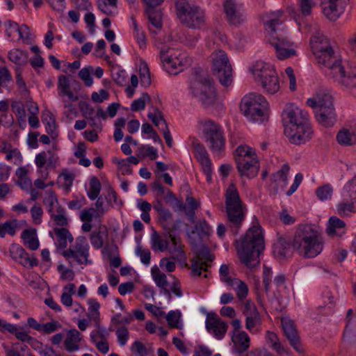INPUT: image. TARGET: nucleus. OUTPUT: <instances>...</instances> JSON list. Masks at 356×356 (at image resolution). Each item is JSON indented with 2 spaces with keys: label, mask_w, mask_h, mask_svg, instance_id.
Segmentation results:
<instances>
[{
  "label": "nucleus",
  "mask_w": 356,
  "mask_h": 356,
  "mask_svg": "<svg viewBox=\"0 0 356 356\" xmlns=\"http://www.w3.org/2000/svg\"><path fill=\"white\" fill-rule=\"evenodd\" d=\"M312 51L318 64L325 67V73L338 84L347 89L356 88V70L343 65L334 56V51L327 39L317 33L310 39Z\"/></svg>",
  "instance_id": "f257e3e1"
},
{
  "label": "nucleus",
  "mask_w": 356,
  "mask_h": 356,
  "mask_svg": "<svg viewBox=\"0 0 356 356\" xmlns=\"http://www.w3.org/2000/svg\"><path fill=\"white\" fill-rule=\"evenodd\" d=\"M235 247L241 261L249 268L260 264L259 256L264 249V238L260 225H252L240 239Z\"/></svg>",
  "instance_id": "f03ea898"
},
{
  "label": "nucleus",
  "mask_w": 356,
  "mask_h": 356,
  "mask_svg": "<svg viewBox=\"0 0 356 356\" xmlns=\"http://www.w3.org/2000/svg\"><path fill=\"white\" fill-rule=\"evenodd\" d=\"M283 12L281 10L269 13L270 19L265 22L266 31L268 33L269 43L275 48L277 57L284 60L296 55V46L284 35Z\"/></svg>",
  "instance_id": "7ed1b4c3"
},
{
  "label": "nucleus",
  "mask_w": 356,
  "mask_h": 356,
  "mask_svg": "<svg viewBox=\"0 0 356 356\" xmlns=\"http://www.w3.org/2000/svg\"><path fill=\"white\" fill-rule=\"evenodd\" d=\"M293 247L304 257L314 258L322 252L323 243L316 230L305 225L296 231Z\"/></svg>",
  "instance_id": "20e7f679"
},
{
  "label": "nucleus",
  "mask_w": 356,
  "mask_h": 356,
  "mask_svg": "<svg viewBox=\"0 0 356 356\" xmlns=\"http://www.w3.org/2000/svg\"><path fill=\"white\" fill-rule=\"evenodd\" d=\"M226 213L229 226L234 234L238 233L247 214L245 204L241 199L235 184L228 186L225 193Z\"/></svg>",
  "instance_id": "39448f33"
},
{
  "label": "nucleus",
  "mask_w": 356,
  "mask_h": 356,
  "mask_svg": "<svg viewBox=\"0 0 356 356\" xmlns=\"http://www.w3.org/2000/svg\"><path fill=\"white\" fill-rule=\"evenodd\" d=\"M307 105L314 109L316 118L324 127H332L336 122V114L332 97L324 92H320L316 97L309 98Z\"/></svg>",
  "instance_id": "423d86ee"
},
{
  "label": "nucleus",
  "mask_w": 356,
  "mask_h": 356,
  "mask_svg": "<svg viewBox=\"0 0 356 356\" xmlns=\"http://www.w3.org/2000/svg\"><path fill=\"white\" fill-rule=\"evenodd\" d=\"M175 7L178 19L186 27L200 29L204 26L206 13L201 7L191 4L187 0H176Z\"/></svg>",
  "instance_id": "0eeeda50"
},
{
  "label": "nucleus",
  "mask_w": 356,
  "mask_h": 356,
  "mask_svg": "<svg viewBox=\"0 0 356 356\" xmlns=\"http://www.w3.org/2000/svg\"><path fill=\"white\" fill-rule=\"evenodd\" d=\"M268 103L260 94L252 92L245 95L240 108L246 118L253 122H262L267 118Z\"/></svg>",
  "instance_id": "6e6552de"
},
{
  "label": "nucleus",
  "mask_w": 356,
  "mask_h": 356,
  "mask_svg": "<svg viewBox=\"0 0 356 356\" xmlns=\"http://www.w3.org/2000/svg\"><path fill=\"white\" fill-rule=\"evenodd\" d=\"M235 161L241 177H255L259 170V163L255 149L248 145H239L236 149Z\"/></svg>",
  "instance_id": "1a4fd4ad"
},
{
  "label": "nucleus",
  "mask_w": 356,
  "mask_h": 356,
  "mask_svg": "<svg viewBox=\"0 0 356 356\" xmlns=\"http://www.w3.org/2000/svg\"><path fill=\"white\" fill-rule=\"evenodd\" d=\"M252 72L266 93L273 95L280 90L279 78L273 65L259 60L253 65Z\"/></svg>",
  "instance_id": "9d476101"
},
{
  "label": "nucleus",
  "mask_w": 356,
  "mask_h": 356,
  "mask_svg": "<svg viewBox=\"0 0 356 356\" xmlns=\"http://www.w3.org/2000/svg\"><path fill=\"white\" fill-rule=\"evenodd\" d=\"M191 91L204 106H209L215 102V89L210 76L206 73L198 74L195 72L191 81Z\"/></svg>",
  "instance_id": "9b49d317"
},
{
  "label": "nucleus",
  "mask_w": 356,
  "mask_h": 356,
  "mask_svg": "<svg viewBox=\"0 0 356 356\" xmlns=\"http://www.w3.org/2000/svg\"><path fill=\"white\" fill-rule=\"evenodd\" d=\"M160 57L166 70L172 74H177L191 64V59L181 50L168 47L161 48Z\"/></svg>",
  "instance_id": "f8f14e48"
},
{
  "label": "nucleus",
  "mask_w": 356,
  "mask_h": 356,
  "mask_svg": "<svg viewBox=\"0 0 356 356\" xmlns=\"http://www.w3.org/2000/svg\"><path fill=\"white\" fill-rule=\"evenodd\" d=\"M212 70L214 75L217 76L220 83L227 88L233 81L232 68L229 63L227 55L224 51H215L211 54Z\"/></svg>",
  "instance_id": "ddd939ff"
},
{
  "label": "nucleus",
  "mask_w": 356,
  "mask_h": 356,
  "mask_svg": "<svg viewBox=\"0 0 356 356\" xmlns=\"http://www.w3.org/2000/svg\"><path fill=\"white\" fill-rule=\"evenodd\" d=\"M204 136L213 154L220 155L225 147V138L222 127L211 120L204 126Z\"/></svg>",
  "instance_id": "4468645a"
},
{
  "label": "nucleus",
  "mask_w": 356,
  "mask_h": 356,
  "mask_svg": "<svg viewBox=\"0 0 356 356\" xmlns=\"http://www.w3.org/2000/svg\"><path fill=\"white\" fill-rule=\"evenodd\" d=\"M284 132L291 143L298 145L309 141L313 134L312 128L308 120L302 122L301 124L285 128Z\"/></svg>",
  "instance_id": "2eb2a0df"
},
{
  "label": "nucleus",
  "mask_w": 356,
  "mask_h": 356,
  "mask_svg": "<svg viewBox=\"0 0 356 356\" xmlns=\"http://www.w3.org/2000/svg\"><path fill=\"white\" fill-rule=\"evenodd\" d=\"M63 254L71 264L73 262L78 264H87L89 253L88 245L86 239L83 237L76 238L74 246L64 251Z\"/></svg>",
  "instance_id": "dca6fc26"
},
{
  "label": "nucleus",
  "mask_w": 356,
  "mask_h": 356,
  "mask_svg": "<svg viewBox=\"0 0 356 356\" xmlns=\"http://www.w3.org/2000/svg\"><path fill=\"white\" fill-rule=\"evenodd\" d=\"M282 118L285 128H291L292 125L301 124L302 122L308 120L307 114L293 104L285 105Z\"/></svg>",
  "instance_id": "f3484780"
},
{
  "label": "nucleus",
  "mask_w": 356,
  "mask_h": 356,
  "mask_svg": "<svg viewBox=\"0 0 356 356\" xmlns=\"http://www.w3.org/2000/svg\"><path fill=\"white\" fill-rule=\"evenodd\" d=\"M223 9L230 25L237 26L245 21V11L241 4L236 3L234 0H225Z\"/></svg>",
  "instance_id": "a211bd4d"
},
{
  "label": "nucleus",
  "mask_w": 356,
  "mask_h": 356,
  "mask_svg": "<svg viewBox=\"0 0 356 356\" xmlns=\"http://www.w3.org/2000/svg\"><path fill=\"white\" fill-rule=\"evenodd\" d=\"M205 326L207 331L218 340L224 338L228 328V324L221 321L216 313L212 312L207 314Z\"/></svg>",
  "instance_id": "6ab92c4d"
},
{
  "label": "nucleus",
  "mask_w": 356,
  "mask_h": 356,
  "mask_svg": "<svg viewBox=\"0 0 356 356\" xmlns=\"http://www.w3.org/2000/svg\"><path fill=\"white\" fill-rule=\"evenodd\" d=\"M347 0H321L323 15L330 20L335 21L343 13Z\"/></svg>",
  "instance_id": "aec40b11"
},
{
  "label": "nucleus",
  "mask_w": 356,
  "mask_h": 356,
  "mask_svg": "<svg viewBox=\"0 0 356 356\" xmlns=\"http://www.w3.org/2000/svg\"><path fill=\"white\" fill-rule=\"evenodd\" d=\"M282 326L284 335L289 341L291 345L297 352H302V348L300 343L299 337L294 322L288 318H284L282 319Z\"/></svg>",
  "instance_id": "412c9836"
},
{
  "label": "nucleus",
  "mask_w": 356,
  "mask_h": 356,
  "mask_svg": "<svg viewBox=\"0 0 356 356\" xmlns=\"http://www.w3.org/2000/svg\"><path fill=\"white\" fill-rule=\"evenodd\" d=\"M243 313L245 316V327L251 331L260 322V315L255 304L251 300H247Z\"/></svg>",
  "instance_id": "4be33fe9"
},
{
  "label": "nucleus",
  "mask_w": 356,
  "mask_h": 356,
  "mask_svg": "<svg viewBox=\"0 0 356 356\" xmlns=\"http://www.w3.org/2000/svg\"><path fill=\"white\" fill-rule=\"evenodd\" d=\"M168 238L171 241L172 245L167 250L170 254V258L174 261H184L186 260V254L184 251V245L179 238H177L172 232H168Z\"/></svg>",
  "instance_id": "5701e85b"
},
{
  "label": "nucleus",
  "mask_w": 356,
  "mask_h": 356,
  "mask_svg": "<svg viewBox=\"0 0 356 356\" xmlns=\"http://www.w3.org/2000/svg\"><path fill=\"white\" fill-rule=\"evenodd\" d=\"M232 341L234 343L233 352L236 354H243L250 348V339L245 331L232 332Z\"/></svg>",
  "instance_id": "b1692460"
},
{
  "label": "nucleus",
  "mask_w": 356,
  "mask_h": 356,
  "mask_svg": "<svg viewBox=\"0 0 356 356\" xmlns=\"http://www.w3.org/2000/svg\"><path fill=\"white\" fill-rule=\"evenodd\" d=\"M201 259H204L205 261H202L200 260L193 262L191 265L192 272L193 275L200 276L202 271L207 272L209 268L211 266L209 262H211L214 258V256L211 254L207 248H202L199 252Z\"/></svg>",
  "instance_id": "393cba45"
},
{
  "label": "nucleus",
  "mask_w": 356,
  "mask_h": 356,
  "mask_svg": "<svg viewBox=\"0 0 356 356\" xmlns=\"http://www.w3.org/2000/svg\"><path fill=\"white\" fill-rule=\"evenodd\" d=\"M346 232L345 222L337 216H332L327 223L326 233L331 237H341Z\"/></svg>",
  "instance_id": "a878e982"
},
{
  "label": "nucleus",
  "mask_w": 356,
  "mask_h": 356,
  "mask_svg": "<svg viewBox=\"0 0 356 356\" xmlns=\"http://www.w3.org/2000/svg\"><path fill=\"white\" fill-rule=\"evenodd\" d=\"M293 243L289 238L281 236L277 241L273 245V253L276 257L280 258L287 257L292 253Z\"/></svg>",
  "instance_id": "bb28decb"
},
{
  "label": "nucleus",
  "mask_w": 356,
  "mask_h": 356,
  "mask_svg": "<svg viewBox=\"0 0 356 356\" xmlns=\"http://www.w3.org/2000/svg\"><path fill=\"white\" fill-rule=\"evenodd\" d=\"M81 340L82 335L76 329L69 330L64 341V348L69 353L76 351Z\"/></svg>",
  "instance_id": "cd10ccee"
},
{
  "label": "nucleus",
  "mask_w": 356,
  "mask_h": 356,
  "mask_svg": "<svg viewBox=\"0 0 356 356\" xmlns=\"http://www.w3.org/2000/svg\"><path fill=\"white\" fill-rule=\"evenodd\" d=\"M337 140L341 145H356V125L341 129L337 135Z\"/></svg>",
  "instance_id": "c85d7f7f"
},
{
  "label": "nucleus",
  "mask_w": 356,
  "mask_h": 356,
  "mask_svg": "<svg viewBox=\"0 0 356 356\" xmlns=\"http://www.w3.org/2000/svg\"><path fill=\"white\" fill-rule=\"evenodd\" d=\"M58 89L60 96H67L72 102L78 100L79 97L70 90V81L66 76L61 75L58 77Z\"/></svg>",
  "instance_id": "c756f323"
},
{
  "label": "nucleus",
  "mask_w": 356,
  "mask_h": 356,
  "mask_svg": "<svg viewBox=\"0 0 356 356\" xmlns=\"http://www.w3.org/2000/svg\"><path fill=\"white\" fill-rule=\"evenodd\" d=\"M24 243L31 250H36L39 248V240L37 237L36 229H27L22 233Z\"/></svg>",
  "instance_id": "7c9ffc66"
},
{
  "label": "nucleus",
  "mask_w": 356,
  "mask_h": 356,
  "mask_svg": "<svg viewBox=\"0 0 356 356\" xmlns=\"http://www.w3.org/2000/svg\"><path fill=\"white\" fill-rule=\"evenodd\" d=\"M355 204L348 198L342 197V200L336 205L337 213L342 217L350 216L356 212Z\"/></svg>",
  "instance_id": "2f4dec72"
},
{
  "label": "nucleus",
  "mask_w": 356,
  "mask_h": 356,
  "mask_svg": "<svg viewBox=\"0 0 356 356\" xmlns=\"http://www.w3.org/2000/svg\"><path fill=\"white\" fill-rule=\"evenodd\" d=\"M9 60L17 66H24L29 61V55L27 51L19 49H13L8 54Z\"/></svg>",
  "instance_id": "473e14b6"
},
{
  "label": "nucleus",
  "mask_w": 356,
  "mask_h": 356,
  "mask_svg": "<svg viewBox=\"0 0 356 356\" xmlns=\"http://www.w3.org/2000/svg\"><path fill=\"white\" fill-rule=\"evenodd\" d=\"M169 238H163L156 231L151 235V248L154 251L165 252L168 249Z\"/></svg>",
  "instance_id": "72a5a7b5"
},
{
  "label": "nucleus",
  "mask_w": 356,
  "mask_h": 356,
  "mask_svg": "<svg viewBox=\"0 0 356 356\" xmlns=\"http://www.w3.org/2000/svg\"><path fill=\"white\" fill-rule=\"evenodd\" d=\"M54 231L56 236V243L60 248H65L67 245V241L72 242V235L67 229L56 227Z\"/></svg>",
  "instance_id": "f704fd0d"
},
{
  "label": "nucleus",
  "mask_w": 356,
  "mask_h": 356,
  "mask_svg": "<svg viewBox=\"0 0 356 356\" xmlns=\"http://www.w3.org/2000/svg\"><path fill=\"white\" fill-rule=\"evenodd\" d=\"M227 286H231L236 291V296L240 300L246 298L249 289L248 285L243 281L238 278H234Z\"/></svg>",
  "instance_id": "c9c22d12"
},
{
  "label": "nucleus",
  "mask_w": 356,
  "mask_h": 356,
  "mask_svg": "<svg viewBox=\"0 0 356 356\" xmlns=\"http://www.w3.org/2000/svg\"><path fill=\"white\" fill-rule=\"evenodd\" d=\"M145 13L151 25L156 29L162 27V16L160 11L155 10L154 7H147Z\"/></svg>",
  "instance_id": "e433bc0d"
},
{
  "label": "nucleus",
  "mask_w": 356,
  "mask_h": 356,
  "mask_svg": "<svg viewBox=\"0 0 356 356\" xmlns=\"http://www.w3.org/2000/svg\"><path fill=\"white\" fill-rule=\"evenodd\" d=\"M132 26L134 29V37L138 44L140 48L145 49L146 47L147 40L144 31L139 27L137 22L134 16L131 17Z\"/></svg>",
  "instance_id": "4c0bfd02"
},
{
  "label": "nucleus",
  "mask_w": 356,
  "mask_h": 356,
  "mask_svg": "<svg viewBox=\"0 0 356 356\" xmlns=\"http://www.w3.org/2000/svg\"><path fill=\"white\" fill-rule=\"evenodd\" d=\"M56 212L50 214L51 219L54 220L56 225L65 227L68 225V219L66 217V211L61 206H58Z\"/></svg>",
  "instance_id": "58836bf2"
},
{
  "label": "nucleus",
  "mask_w": 356,
  "mask_h": 356,
  "mask_svg": "<svg viewBox=\"0 0 356 356\" xmlns=\"http://www.w3.org/2000/svg\"><path fill=\"white\" fill-rule=\"evenodd\" d=\"M195 158L200 162L202 168L212 165L209 154L205 147L202 145L195 147Z\"/></svg>",
  "instance_id": "ea45409f"
},
{
  "label": "nucleus",
  "mask_w": 356,
  "mask_h": 356,
  "mask_svg": "<svg viewBox=\"0 0 356 356\" xmlns=\"http://www.w3.org/2000/svg\"><path fill=\"white\" fill-rule=\"evenodd\" d=\"M341 196L356 203V178L346 183L343 188Z\"/></svg>",
  "instance_id": "a19ab883"
},
{
  "label": "nucleus",
  "mask_w": 356,
  "mask_h": 356,
  "mask_svg": "<svg viewBox=\"0 0 356 356\" xmlns=\"http://www.w3.org/2000/svg\"><path fill=\"white\" fill-rule=\"evenodd\" d=\"M43 203L47 208V210L49 214L54 212V209H57L58 204L56 195L53 191H48L46 193V196L44 198Z\"/></svg>",
  "instance_id": "79ce46f5"
},
{
  "label": "nucleus",
  "mask_w": 356,
  "mask_h": 356,
  "mask_svg": "<svg viewBox=\"0 0 356 356\" xmlns=\"http://www.w3.org/2000/svg\"><path fill=\"white\" fill-rule=\"evenodd\" d=\"M102 189L99 180L96 177H92L89 183V190L87 192L88 197L91 200L97 199Z\"/></svg>",
  "instance_id": "37998d69"
},
{
  "label": "nucleus",
  "mask_w": 356,
  "mask_h": 356,
  "mask_svg": "<svg viewBox=\"0 0 356 356\" xmlns=\"http://www.w3.org/2000/svg\"><path fill=\"white\" fill-rule=\"evenodd\" d=\"M166 321L168 326L170 328H177L181 330L182 328V323L181 322V313L179 311H170L165 316Z\"/></svg>",
  "instance_id": "c03bdc74"
},
{
  "label": "nucleus",
  "mask_w": 356,
  "mask_h": 356,
  "mask_svg": "<svg viewBox=\"0 0 356 356\" xmlns=\"http://www.w3.org/2000/svg\"><path fill=\"white\" fill-rule=\"evenodd\" d=\"M289 169L290 168L289 164H284L281 169L273 175L274 181L282 183V186H286L288 184V174Z\"/></svg>",
  "instance_id": "a18cd8bd"
},
{
  "label": "nucleus",
  "mask_w": 356,
  "mask_h": 356,
  "mask_svg": "<svg viewBox=\"0 0 356 356\" xmlns=\"http://www.w3.org/2000/svg\"><path fill=\"white\" fill-rule=\"evenodd\" d=\"M147 117L159 129L160 128H164V126H168L161 112L157 108H154V112H149Z\"/></svg>",
  "instance_id": "49530a36"
},
{
  "label": "nucleus",
  "mask_w": 356,
  "mask_h": 356,
  "mask_svg": "<svg viewBox=\"0 0 356 356\" xmlns=\"http://www.w3.org/2000/svg\"><path fill=\"white\" fill-rule=\"evenodd\" d=\"M333 193V188L330 184H325L316 188V195L317 197L325 201L331 199Z\"/></svg>",
  "instance_id": "de8ad7c7"
},
{
  "label": "nucleus",
  "mask_w": 356,
  "mask_h": 356,
  "mask_svg": "<svg viewBox=\"0 0 356 356\" xmlns=\"http://www.w3.org/2000/svg\"><path fill=\"white\" fill-rule=\"evenodd\" d=\"M74 174L67 169L63 170L58 175V181L62 183V186L65 188H70L74 179Z\"/></svg>",
  "instance_id": "09e8293b"
},
{
  "label": "nucleus",
  "mask_w": 356,
  "mask_h": 356,
  "mask_svg": "<svg viewBox=\"0 0 356 356\" xmlns=\"http://www.w3.org/2000/svg\"><path fill=\"white\" fill-rule=\"evenodd\" d=\"M88 303L89 305L88 318L90 319H92L94 321H99V303L95 299L93 298L89 299L88 300Z\"/></svg>",
  "instance_id": "8fccbe9b"
},
{
  "label": "nucleus",
  "mask_w": 356,
  "mask_h": 356,
  "mask_svg": "<svg viewBox=\"0 0 356 356\" xmlns=\"http://www.w3.org/2000/svg\"><path fill=\"white\" fill-rule=\"evenodd\" d=\"M15 261H17L24 267H33L38 264L37 259L30 257L26 250H24V254H20L17 257Z\"/></svg>",
  "instance_id": "3c124183"
},
{
  "label": "nucleus",
  "mask_w": 356,
  "mask_h": 356,
  "mask_svg": "<svg viewBox=\"0 0 356 356\" xmlns=\"http://www.w3.org/2000/svg\"><path fill=\"white\" fill-rule=\"evenodd\" d=\"M150 100V97L147 92H143L141 97L135 99L131 104L132 111H138L145 109L147 102Z\"/></svg>",
  "instance_id": "603ef678"
},
{
  "label": "nucleus",
  "mask_w": 356,
  "mask_h": 356,
  "mask_svg": "<svg viewBox=\"0 0 356 356\" xmlns=\"http://www.w3.org/2000/svg\"><path fill=\"white\" fill-rule=\"evenodd\" d=\"M136 254L140 257V261L145 266H149L151 260V252L149 249H145L140 245H138L135 250Z\"/></svg>",
  "instance_id": "864d4df0"
},
{
  "label": "nucleus",
  "mask_w": 356,
  "mask_h": 356,
  "mask_svg": "<svg viewBox=\"0 0 356 356\" xmlns=\"http://www.w3.org/2000/svg\"><path fill=\"white\" fill-rule=\"evenodd\" d=\"M42 121L45 126L47 134L51 135L52 138L56 137L58 134L56 133L55 119L51 115H49L48 118H42Z\"/></svg>",
  "instance_id": "5fc2aeb1"
},
{
  "label": "nucleus",
  "mask_w": 356,
  "mask_h": 356,
  "mask_svg": "<svg viewBox=\"0 0 356 356\" xmlns=\"http://www.w3.org/2000/svg\"><path fill=\"white\" fill-rule=\"evenodd\" d=\"M316 4L315 0H299V7L301 15L304 17L310 15L312 9Z\"/></svg>",
  "instance_id": "6e6d98bb"
},
{
  "label": "nucleus",
  "mask_w": 356,
  "mask_h": 356,
  "mask_svg": "<svg viewBox=\"0 0 356 356\" xmlns=\"http://www.w3.org/2000/svg\"><path fill=\"white\" fill-rule=\"evenodd\" d=\"M115 334L118 338V342L120 346H124L129 339V332L128 329L124 326H120L115 331Z\"/></svg>",
  "instance_id": "4d7b16f0"
},
{
  "label": "nucleus",
  "mask_w": 356,
  "mask_h": 356,
  "mask_svg": "<svg viewBox=\"0 0 356 356\" xmlns=\"http://www.w3.org/2000/svg\"><path fill=\"white\" fill-rule=\"evenodd\" d=\"M132 321L133 316L130 314L125 316H122L121 314L118 313L111 318V324L115 326H122L130 324Z\"/></svg>",
  "instance_id": "13d9d810"
},
{
  "label": "nucleus",
  "mask_w": 356,
  "mask_h": 356,
  "mask_svg": "<svg viewBox=\"0 0 356 356\" xmlns=\"http://www.w3.org/2000/svg\"><path fill=\"white\" fill-rule=\"evenodd\" d=\"M118 0H97L98 8L105 15H110L112 11L108 6L116 7Z\"/></svg>",
  "instance_id": "bf43d9fd"
},
{
  "label": "nucleus",
  "mask_w": 356,
  "mask_h": 356,
  "mask_svg": "<svg viewBox=\"0 0 356 356\" xmlns=\"http://www.w3.org/2000/svg\"><path fill=\"white\" fill-rule=\"evenodd\" d=\"M131 351L135 356H147L146 346L139 341H135L131 346Z\"/></svg>",
  "instance_id": "052dcab7"
},
{
  "label": "nucleus",
  "mask_w": 356,
  "mask_h": 356,
  "mask_svg": "<svg viewBox=\"0 0 356 356\" xmlns=\"http://www.w3.org/2000/svg\"><path fill=\"white\" fill-rule=\"evenodd\" d=\"M58 271L60 273V280L65 281H72L74 279V272L72 269L66 268L63 265H58Z\"/></svg>",
  "instance_id": "680f3d73"
},
{
  "label": "nucleus",
  "mask_w": 356,
  "mask_h": 356,
  "mask_svg": "<svg viewBox=\"0 0 356 356\" xmlns=\"http://www.w3.org/2000/svg\"><path fill=\"white\" fill-rule=\"evenodd\" d=\"M6 234L11 236L15 234V225L10 221L0 224V237H4Z\"/></svg>",
  "instance_id": "e2e57ef3"
},
{
  "label": "nucleus",
  "mask_w": 356,
  "mask_h": 356,
  "mask_svg": "<svg viewBox=\"0 0 356 356\" xmlns=\"http://www.w3.org/2000/svg\"><path fill=\"white\" fill-rule=\"evenodd\" d=\"M6 159L8 161H12L15 164H18L22 161V156L20 152L16 149H10L6 152Z\"/></svg>",
  "instance_id": "0e129e2a"
},
{
  "label": "nucleus",
  "mask_w": 356,
  "mask_h": 356,
  "mask_svg": "<svg viewBox=\"0 0 356 356\" xmlns=\"http://www.w3.org/2000/svg\"><path fill=\"white\" fill-rule=\"evenodd\" d=\"M273 275V270L272 268L264 265L263 267V282L264 289L266 292H268L270 290V285L271 282V278Z\"/></svg>",
  "instance_id": "69168bd1"
},
{
  "label": "nucleus",
  "mask_w": 356,
  "mask_h": 356,
  "mask_svg": "<svg viewBox=\"0 0 356 356\" xmlns=\"http://www.w3.org/2000/svg\"><path fill=\"white\" fill-rule=\"evenodd\" d=\"M6 34L8 38H13L19 30V24L13 21L8 20L5 22Z\"/></svg>",
  "instance_id": "338daca9"
},
{
  "label": "nucleus",
  "mask_w": 356,
  "mask_h": 356,
  "mask_svg": "<svg viewBox=\"0 0 356 356\" xmlns=\"http://www.w3.org/2000/svg\"><path fill=\"white\" fill-rule=\"evenodd\" d=\"M79 78L83 81L86 86H91L93 83V79L90 74V70L88 67L82 68L79 72Z\"/></svg>",
  "instance_id": "774afa93"
}]
</instances>
